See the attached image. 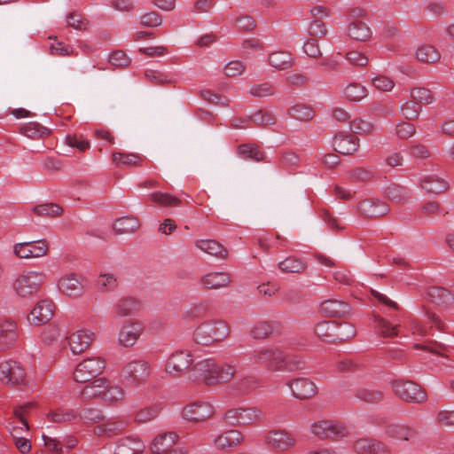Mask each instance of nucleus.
I'll list each match as a JSON object with an SVG mask.
<instances>
[{
  "label": "nucleus",
  "mask_w": 454,
  "mask_h": 454,
  "mask_svg": "<svg viewBox=\"0 0 454 454\" xmlns=\"http://www.w3.org/2000/svg\"><path fill=\"white\" fill-rule=\"evenodd\" d=\"M250 364L273 372H295L304 368L305 362L298 356L287 355L277 347H260L249 353Z\"/></svg>",
  "instance_id": "nucleus-1"
},
{
  "label": "nucleus",
  "mask_w": 454,
  "mask_h": 454,
  "mask_svg": "<svg viewBox=\"0 0 454 454\" xmlns=\"http://www.w3.org/2000/svg\"><path fill=\"white\" fill-rule=\"evenodd\" d=\"M192 370L206 385L214 386L231 380L237 372L236 365L229 363H217L213 358L197 362Z\"/></svg>",
  "instance_id": "nucleus-2"
},
{
  "label": "nucleus",
  "mask_w": 454,
  "mask_h": 454,
  "mask_svg": "<svg viewBox=\"0 0 454 454\" xmlns=\"http://www.w3.org/2000/svg\"><path fill=\"white\" fill-rule=\"evenodd\" d=\"M43 271L24 270L20 272L12 284V290L16 297L29 300L37 295L46 281Z\"/></svg>",
  "instance_id": "nucleus-3"
},
{
  "label": "nucleus",
  "mask_w": 454,
  "mask_h": 454,
  "mask_svg": "<svg viewBox=\"0 0 454 454\" xmlns=\"http://www.w3.org/2000/svg\"><path fill=\"white\" fill-rule=\"evenodd\" d=\"M228 324L220 319L207 320L200 324L193 332V340L201 345H210L223 340L228 337Z\"/></svg>",
  "instance_id": "nucleus-4"
},
{
  "label": "nucleus",
  "mask_w": 454,
  "mask_h": 454,
  "mask_svg": "<svg viewBox=\"0 0 454 454\" xmlns=\"http://www.w3.org/2000/svg\"><path fill=\"white\" fill-rule=\"evenodd\" d=\"M152 373L150 364L143 359H134L125 363L120 371L121 382L131 387L145 385Z\"/></svg>",
  "instance_id": "nucleus-5"
},
{
  "label": "nucleus",
  "mask_w": 454,
  "mask_h": 454,
  "mask_svg": "<svg viewBox=\"0 0 454 454\" xmlns=\"http://www.w3.org/2000/svg\"><path fill=\"white\" fill-rule=\"evenodd\" d=\"M262 411L253 406L231 407L223 415V422L230 427H245L260 422Z\"/></svg>",
  "instance_id": "nucleus-6"
},
{
  "label": "nucleus",
  "mask_w": 454,
  "mask_h": 454,
  "mask_svg": "<svg viewBox=\"0 0 454 454\" xmlns=\"http://www.w3.org/2000/svg\"><path fill=\"white\" fill-rule=\"evenodd\" d=\"M391 387L395 395L405 402L422 403L427 401L426 391L411 380H395L391 382Z\"/></svg>",
  "instance_id": "nucleus-7"
},
{
  "label": "nucleus",
  "mask_w": 454,
  "mask_h": 454,
  "mask_svg": "<svg viewBox=\"0 0 454 454\" xmlns=\"http://www.w3.org/2000/svg\"><path fill=\"white\" fill-rule=\"evenodd\" d=\"M106 367L102 357L91 356L80 362L73 373L74 380L79 383H87L99 376Z\"/></svg>",
  "instance_id": "nucleus-8"
},
{
  "label": "nucleus",
  "mask_w": 454,
  "mask_h": 454,
  "mask_svg": "<svg viewBox=\"0 0 454 454\" xmlns=\"http://www.w3.org/2000/svg\"><path fill=\"white\" fill-rule=\"evenodd\" d=\"M25 367L18 361L8 359L0 363V381L6 386L19 387L26 382Z\"/></svg>",
  "instance_id": "nucleus-9"
},
{
  "label": "nucleus",
  "mask_w": 454,
  "mask_h": 454,
  "mask_svg": "<svg viewBox=\"0 0 454 454\" xmlns=\"http://www.w3.org/2000/svg\"><path fill=\"white\" fill-rule=\"evenodd\" d=\"M311 434L321 440H338L347 435V429L334 420H318L310 427Z\"/></svg>",
  "instance_id": "nucleus-10"
},
{
  "label": "nucleus",
  "mask_w": 454,
  "mask_h": 454,
  "mask_svg": "<svg viewBox=\"0 0 454 454\" xmlns=\"http://www.w3.org/2000/svg\"><path fill=\"white\" fill-rule=\"evenodd\" d=\"M264 443L274 452H285L295 445V438L286 430H271L265 434Z\"/></svg>",
  "instance_id": "nucleus-11"
},
{
  "label": "nucleus",
  "mask_w": 454,
  "mask_h": 454,
  "mask_svg": "<svg viewBox=\"0 0 454 454\" xmlns=\"http://www.w3.org/2000/svg\"><path fill=\"white\" fill-rule=\"evenodd\" d=\"M55 304L50 299H43L37 301L27 316V321L31 325L39 326L49 322L54 316Z\"/></svg>",
  "instance_id": "nucleus-12"
},
{
  "label": "nucleus",
  "mask_w": 454,
  "mask_h": 454,
  "mask_svg": "<svg viewBox=\"0 0 454 454\" xmlns=\"http://www.w3.org/2000/svg\"><path fill=\"white\" fill-rule=\"evenodd\" d=\"M193 363V356L188 350H176L168 358L165 371L168 374L178 376L190 368Z\"/></svg>",
  "instance_id": "nucleus-13"
},
{
  "label": "nucleus",
  "mask_w": 454,
  "mask_h": 454,
  "mask_svg": "<svg viewBox=\"0 0 454 454\" xmlns=\"http://www.w3.org/2000/svg\"><path fill=\"white\" fill-rule=\"evenodd\" d=\"M215 408L207 402H194L187 404L182 411V416L189 421H203L215 413Z\"/></svg>",
  "instance_id": "nucleus-14"
},
{
  "label": "nucleus",
  "mask_w": 454,
  "mask_h": 454,
  "mask_svg": "<svg viewBox=\"0 0 454 454\" xmlns=\"http://www.w3.org/2000/svg\"><path fill=\"white\" fill-rule=\"evenodd\" d=\"M19 340L18 324L11 318L0 321V351H6L16 345Z\"/></svg>",
  "instance_id": "nucleus-15"
},
{
  "label": "nucleus",
  "mask_w": 454,
  "mask_h": 454,
  "mask_svg": "<svg viewBox=\"0 0 454 454\" xmlns=\"http://www.w3.org/2000/svg\"><path fill=\"white\" fill-rule=\"evenodd\" d=\"M425 296L430 303L444 309L454 306V294L445 287L428 286L425 291Z\"/></svg>",
  "instance_id": "nucleus-16"
},
{
  "label": "nucleus",
  "mask_w": 454,
  "mask_h": 454,
  "mask_svg": "<svg viewBox=\"0 0 454 454\" xmlns=\"http://www.w3.org/2000/svg\"><path fill=\"white\" fill-rule=\"evenodd\" d=\"M144 332V325L139 321H125L119 334V343L126 348L133 347Z\"/></svg>",
  "instance_id": "nucleus-17"
},
{
  "label": "nucleus",
  "mask_w": 454,
  "mask_h": 454,
  "mask_svg": "<svg viewBox=\"0 0 454 454\" xmlns=\"http://www.w3.org/2000/svg\"><path fill=\"white\" fill-rule=\"evenodd\" d=\"M129 425L130 420L129 418L123 416L116 417L96 426L93 431L96 435L111 437L122 433Z\"/></svg>",
  "instance_id": "nucleus-18"
},
{
  "label": "nucleus",
  "mask_w": 454,
  "mask_h": 454,
  "mask_svg": "<svg viewBox=\"0 0 454 454\" xmlns=\"http://www.w3.org/2000/svg\"><path fill=\"white\" fill-rule=\"evenodd\" d=\"M286 385L291 389L293 395L298 399H309L317 392L316 384L307 378H298L288 381Z\"/></svg>",
  "instance_id": "nucleus-19"
},
{
  "label": "nucleus",
  "mask_w": 454,
  "mask_h": 454,
  "mask_svg": "<svg viewBox=\"0 0 454 454\" xmlns=\"http://www.w3.org/2000/svg\"><path fill=\"white\" fill-rule=\"evenodd\" d=\"M95 333L88 329H81L68 337V345L73 354L77 355L85 351L93 341Z\"/></svg>",
  "instance_id": "nucleus-20"
},
{
  "label": "nucleus",
  "mask_w": 454,
  "mask_h": 454,
  "mask_svg": "<svg viewBox=\"0 0 454 454\" xmlns=\"http://www.w3.org/2000/svg\"><path fill=\"white\" fill-rule=\"evenodd\" d=\"M59 290L69 297H78L83 292L82 278L81 276L70 273L59 280Z\"/></svg>",
  "instance_id": "nucleus-21"
},
{
  "label": "nucleus",
  "mask_w": 454,
  "mask_h": 454,
  "mask_svg": "<svg viewBox=\"0 0 454 454\" xmlns=\"http://www.w3.org/2000/svg\"><path fill=\"white\" fill-rule=\"evenodd\" d=\"M353 448L357 454H391L385 443L374 439H358L354 442Z\"/></svg>",
  "instance_id": "nucleus-22"
},
{
  "label": "nucleus",
  "mask_w": 454,
  "mask_h": 454,
  "mask_svg": "<svg viewBox=\"0 0 454 454\" xmlns=\"http://www.w3.org/2000/svg\"><path fill=\"white\" fill-rule=\"evenodd\" d=\"M333 145L336 152L349 155L357 151L359 139L355 135L338 133L333 137Z\"/></svg>",
  "instance_id": "nucleus-23"
},
{
  "label": "nucleus",
  "mask_w": 454,
  "mask_h": 454,
  "mask_svg": "<svg viewBox=\"0 0 454 454\" xmlns=\"http://www.w3.org/2000/svg\"><path fill=\"white\" fill-rule=\"evenodd\" d=\"M145 448L138 436H126L118 440L114 454H142Z\"/></svg>",
  "instance_id": "nucleus-24"
},
{
  "label": "nucleus",
  "mask_w": 454,
  "mask_h": 454,
  "mask_svg": "<svg viewBox=\"0 0 454 454\" xmlns=\"http://www.w3.org/2000/svg\"><path fill=\"white\" fill-rule=\"evenodd\" d=\"M358 208L362 215L372 218L383 216L389 211V207L385 202L373 199L361 201Z\"/></svg>",
  "instance_id": "nucleus-25"
},
{
  "label": "nucleus",
  "mask_w": 454,
  "mask_h": 454,
  "mask_svg": "<svg viewBox=\"0 0 454 454\" xmlns=\"http://www.w3.org/2000/svg\"><path fill=\"white\" fill-rule=\"evenodd\" d=\"M243 440L240 431L231 429L218 434L213 439V444L218 450H228L238 446Z\"/></svg>",
  "instance_id": "nucleus-26"
},
{
  "label": "nucleus",
  "mask_w": 454,
  "mask_h": 454,
  "mask_svg": "<svg viewBox=\"0 0 454 454\" xmlns=\"http://www.w3.org/2000/svg\"><path fill=\"white\" fill-rule=\"evenodd\" d=\"M320 310L325 317H347L350 314V306L338 300H327L321 303Z\"/></svg>",
  "instance_id": "nucleus-27"
},
{
  "label": "nucleus",
  "mask_w": 454,
  "mask_h": 454,
  "mask_svg": "<svg viewBox=\"0 0 454 454\" xmlns=\"http://www.w3.org/2000/svg\"><path fill=\"white\" fill-rule=\"evenodd\" d=\"M385 434L398 441H411L417 437L418 431L415 427L407 425L391 424L385 427Z\"/></svg>",
  "instance_id": "nucleus-28"
},
{
  "label": "nucleus",
  "mask_w": 454,
  "mask_h": 454,
  "mask_svg": "<svg viewBox=\"0 0 454 454\" xmlns=\"http://www.w3.org/2000/svg\"><path fill=\"white\" fill-rule=\"evenodd\" d=\"M231 281V274L224 271L209 272L204 275L201 278V283L207 289L228 287Z\"/></svg>",
  "instance_id": "nucleus-29"
},
{
  "label": "nucleus",
  "mask_w": 454,
  "mask_h": 454,
  "mask_svg": "<svg viewBox=\"0 0 454 454\" xmlns=\"http://www.w3.org/2000/svg\"><path fill=\"white\" fill-rule=\"evenodd\" d=\"M419 184L427 192L434 194H441L449 189V183L434 174L422 176Z\"/></svg>",
  "instance_id": "nucleus-30"
},
{
  "label": "nucleus",
  "mask_w": 454,
  "mask_h": 454,
  "mask_svg": "<svg viewBox=\"0 0 454 454\" xmlns=\"http://www.w3.org/2000/svg\"><path fill=\"white\" fill-rule=\"evenodd\" d=\"M178 435L176 432H166L158 434L153 441L151 450L155 454H163L173 448L177 441Z\"/></svg>",
  "instance_id": "nucleus-31"
},
{
  "label": "nucleus",
  "mask_w": 454,
  "mask_h": 454,
  "mask_svg": "<svg viewBox=\"0 0 454 454\" xmlns=\"http://www.w3.org/2000/svg\"><path fill=\"white\" fill-rule=\"evenodd\" d=\"M108 387V380L101 377L93 380L90 383L87 384L81 391L82 399H94L101 397Z\"/></svg>",
  "instance_id": "nucleus-32"
},
{
  "label": "nucleus",
  "mask_w": 454,
  "mask_h": 454,
  "mask_svg": "<svg viewBox=\"0 0 454 454\" xmlns=\"http://www.w3.org/2000/svg\"><path fill=\"white\" fill-rule=\"evenodd\" d=\"M195 247L202 252L220 259L228 257L227 249L215 239H198Z\"/></svg>",
  "instance_id": "nucleus-33"
},
{
  "label": "nucleus",
  "mask_w": 454,
  "mask_h": 454,
  "mask_svg": "<svg viewBox=\"0 0 454 454\" xmlns=\"http://www.w3.org/2000/svg\"><path fill=\"white\" fill-rule=\"evenodd\" d=\"M145 157L137 153L114 152L112 153V161L117 167L132 168L142 165Z\"/></svg>",
  "instance_id": "nucleus-34"
},
{
  "label": "nucleus",
  "mask_w": 454,
  "mask_h": 454,
  "mask_svg": "<svg viewBox=\"0 0 454 454\" xmlns=\"http://www.w3.org/2000/svg\"><path fill=\"white\" fill-rule=\"evenodd\" d=\"M416 59L423 64H434L441 59L439 50L432 44L419 45L414 52Z\"/></svg>",
  "instance_id": "nucleus-35"
},
{
  "label": "nucleus",
  "mask_w": 454,
  "mask_h": 454,
  "mask_svg": "<svg viewBox=\"0 0 454 454\" xmlns=\"http://www.w3.org/2000/svg\"><path fill=\"white\" fill-rule=\"evenodd\" d=\"M139 301L132 297L121 298L113 308L114 314L125 317L136 314L139 310Z\"/></svg>",
  "instance_id": "nucleus-36"
},
{
  "label": "nucleus",
  "mask_w": 454,
  "mask_h": 454,
  "mask_svg": "<svg viewBox=\"0 0 454 454\" xmlns=\"http://www.w3.org/2000/svg\"><path fill=\"white\" fill-rule=\"evenodd\" d=\"M269 64L277 69L286 70L291 68L294 65V59L291 53L287 51H274L268 57Z\"/></svg>",
  "instance_id": "nucleus-37"
},
{
  "label": "nucleus",
  "mask_w": 454,
  "mask_h": 454,
  "mask_svg": "<svg viewBox=\"0 0 454 454\" xmlns=\"http://www.w3.org/2000/svg\"><path fill=\"white\" fill-rule=\"evenodd\" d=\"M348 35L354 40L365 42L371 38L372 31L364 22L355 20L348 25Z\"/></svg>",
  "instance_id": "nucleus-38"
},
{
  "label": "nucleus",
  "mask_w": 454,
  "mask_h": 454,
  "mask_svg": "<svg viewBox=\"0 0 454 454\" xmlns=\"http://www.w3.org/2000/svg\"><path fill=\"white\" fill-rule=\"evenodd\" d=\"M140 226L138 219L133 216H124L118 218L114 223L115 234L132 233L138 230Z\"/></svg>",
  "instance_id": "nucleus-39"
},
{
  "label": "nucleus",
  "mask_w": 454,
  "mask_h": 454,
  "mask_svg": "<svg viewBox=\"0 0 454 454\" xmlns=\"http://www.w3.org/2000/svg\"><path fill=\"white\" fill-rule=\"evenodd\" d=\"M239 156L246 160H251L254 161H264L265 153L261 147L255 144H243L238 148Z\"/></svg>",
  "instance_id": "nucleus-40"
},
{
  "label": "nucleus",
  "mask_w": 454,
  "mask_h": 454,
  "mask_svg": "<svg viewBox=\"0 0 454 454\" xmlns=\"http://www.w3.org/2000/svg\"><path fill=\"white\" fill-rule=\"evenodd\" d=\"M47 418L53 423L71 422L78 419L79 412L74 409L58 408L50 411Z\"/></svg>",
  "instance_id": "nucleus-41"
},
{
  "label": "nucleus",
  "mask_w": 454,
  "mask_h": 454,
  "mask_svg": "<svg viewBox=\"0 0 454 454\" xmlns=\"http://www.w3.org/2000/svg\"><path fill=\"white\" fill-rule=\"evenodd\" d=\"M278 269L284 273H301L306 268V262L298 257L288 256L278 264Z\"/></svg>",
  "instance_id": "nucleus-42"
},
{
  "label": "nucleus",
  "mask_w": 454,
  "mask_h": 454,
  "mask_svg": "<svg viewBox=\"0 0 454 454\" xmlns=\"http://www.w3.org/2000/svg\"><path fill=\"white\" fill-rule=\"evenodd\" d=\"M336 328L337 321H324L316 325L315 333L324 341L335 342Z\"/></svg>",
  "instance_id": "nucleus-43"
},
{
  "label": "nucleus",
  "mask_w": 454,
  "mask_h": 454,
  "mask_svg": "<svg viewBox=\"0 0 454 454\" xmlns=\"http://www.w3.org/2000/svg\"><path fill=\"white\" fill-rule=\"evenodd\" d=\"M385 193L391 201L398 204L406 202L410 197L409 190L396 184H389Z\"/></svg>",
  "instance_id": "nucleus-44"
},
{
  "label": "nucleus",
  "mask_w": 454,
  "mask_h": 454,
  "mask_svg": "<svg viewBox=\"0 0 454 454\" xmlns=\"http://www.w3.org/2000/svg\"><path fill=\"white\" fill-rule=\"evenodd\" d=\"M20 133L29 138L39 139L45 136H48L49 130L43 125L35 121H31L23 125L20 128Z\"/></svg>",
  "instance_id": "nucleus-45"
},
{
  "label": "nucleus",
  "mask_w": 454,
  "mask_h": 454,
  "mask_svg": "<svg viewBox=\"0 0 454 454\" xmlns=\"http://www.w3.org/2000/svg\"><path fill=\"white\" fill-rule=\"evenodd\" d=\"M32 212L40 217H57L59 216L63 209L60 206L54 203H44L32 207Z\"/></svg>",
  "instance_id": "nucleus-46"
},
{
  "label": "nucleus",
  "mask_w": 454,
  "mask_h": 454,
  "mask_svg": "<svg viewBox=\"0 0 454 454\" xmlns=\"http://www.w3.org/2000/svg\"><path fill=\"white\" fill-rule=\"evenodd\" d=\"M161 411L159 404H153L139 410L134 415V421L137 424H144L157 418Z\"/></svg>",
  "instance_id": "nucleus-47"
},
{
  "label": "nucleus",
  "mask_w": 454,
  "mask_h": 454,
  "mask_svg": "<svg viewBox=\"0 0 454 454\" xmlns=\"http://www.w3.org/2000/svg\"><path fill=\"white\" fill-rule=\"evenodd\" d=\"M125 398V390L120 386H109L103 395V401L108 405H114Z\"/></svg>",
  "instance_id": "nucleus-48"
},
{
  "label": "nucleus",
  "mask_w": 454,
  "mask_h": 454,
  "mask_svg": "<svg viewBox=\"0 0 454 454\" xmlns=\"http://www.w3.org/2000/svg\"><path fill=\"white\" fill-rule=\"evenodd\" d=\"M356 334L355 326L347 321L337 322V328L335 331V342L336 341H346Z\"/></svg>",
  "instance_id": "nucleus-49"
},
{
  "label": "nucleus",
  "mask_w": 454,
  "mask_h": 454,
  "mask_svg": "<svg viewBox=\"0 0 454 454\" xmlns=\"http://www.w3.org/2000/svg\"><path fill=\"white\" fill-rule=\"evenodd\" d=\"M412 347L414 349L423 350L439 356H443V353L447 351V347L444 344L432 340H425L421 342L414 343Z\"/></svg>",
  "instance_id": "nucleus-50"
},
{
  "label": "nucleus",
  "mask_w": 454,
  "mask_h": 454,
  "mask_svg": "<svg viewBox=\"0 0 454 454\" xmlns=\"http://www.w3.org/2000/svg\"><path fill=\"white\" fill-rule=\"evenodd\" d=\"M151 200L162 207H177L181 200L166 192H155L149 195Z\"/></svg>",
  "instance_id": "nucleus-51"
},
{
  "label": "nucleus",
  "mask_w": 454,
  "mask_h": 454,
  "mask_svg": "<svg viewBox=\"0 0 454 454\" xmlns=\"http://www.w3.org/2000/svg\"><path fill=\"white\" fill-rule=\"evenodd\" d=\"M96 286L101 292H112L118 286V280L113 273H101L96 279Z\"/></svg>",
  "instance_id": "nucleus-52"
},
{
  "label": "nucleus",
  "mask_w": 454,
  "mask_h": 454,
  "mask_svg": "<svg viewBox=\"0 0 454 454\" xmlns=\"http://www.w3.org/2000/svg\"><path fill=\"white\" fill-rule=\"evenodd\" d=\"M289 115L299 121H309L314 116V111L310 106L302 104H297L288 109Z\"/></svg>",
  "instance_id": "nucleus-53"
},
{
  "label": "nucleus",
  "mask_w": 454,
  "mask_h": 454,
  "mask_svg": "<svg viewBox=\"0 0 454 454\" xmlns=\"http://www.w3.org/2000/svg\"><path fill=\"white\" fill-rule=\"evenodd\" d=\"M258 245L263 250H269L272 247H286L287 240L278 234H267L258 239Z\"/></svg>",
  "instance_id": "nucleus-54"
},
{
  "label": "nucleus",
  "mask_w": 454,
  "mask_h": 454,
  "mask_svg": "<svg viewBox=\"0 0 454 454\" xmlns=\"http://www.w3.org/2000/svg\"><path fill=\"white\" fill-rule=\"evenodd\" d=\"M375 323L376 328L382 337H394L399 333L400 325H392L383 317L376 318Z\"/></svg>",
  "instance_id": "nucleus-55"
},
{
  "label": "nucleus",
  "mask_w": 454,
  "mask_h": 454,
  "mask_svg": "<svg viewBox=\"0 0 454 454\" xmlns=\"http://www.w3.org/2000/svg\"><path fill=\"white\" fill-rule=\"evenodd\" d=\"M410 98L419 103V105H429L434 101L432 91L427 88L416 87L411 90Z\"/></svg>",
  "instance_id": "nucleus-56"
},
{
  "label": "nucleus",
  "mask_w": 454,
  "mask_h": 454,
  "mask_svg": "<svg viewBox=\"0 0 454 454\" xmlns=\"http://www.w3.org/2000/svg\"><path fill=\"white\" fill-rule=\"evenodd\" d=\"M422 107L419 102L411 98L406 101L401 106V112L403 116L409 121H413L419 118L421 113Z\"/></svg>",
  "instance_id": "nucleus-57"
},
{
  "label": "nucleus",
  "mask_w": 454,
  "mask_h": 454,
  "mask_svg": "<svg viewBox=\"0 0 454 454\" xmlns=\"http://www.w3.org/2000/svg\"><path fill=\"white\" fill-rule=\"evenodd\" d=\"M356 396L368 403H378L384 399V393L375 389L361 388L356 391Z\"/></svg>",
  "instance_id": "nucleus-58"
},
{
  "label": "nucleus",
  "mask_w": 454,
  "mask_h": 454,
  "mask_svg": "<svg viewBox=\"0 0 454 454\" xmlns=\"http://www.w3.org/2000/svg\"><path fill=\"white\" fill-rule=\"evenodd\" d=\"M344 95L350 101H360L367 96V90L359 83H350L345 88Z\"/></svg>",
  "instance_id": "nucleus-59"
},
{
  "label": "nucleus",
  "mask_w": 454,
  "mask_h": 454,
  "mask_svg": "<svg viewBox=\"0 0 454 454\" xmlns=\"http://www.w3.org/2000/svg\"><path fill=\"white\" fill-rule=\"evenodd\" d=\"M276 87L273 83L266 82L254 84L250 87L248 93L256 98H264L275 94Z\"/></svg>",
  "instance_id": "nucleus-60"
},
{
  "label": "nucleus",
  "mask_w": 454,
  "mask_h": 454,
  "mask_svg": "<svg viewBox=\"0 0 454 454\" xmlns=\"http://www.w3.org/2000/svg\"><path fill=\"white\" fill-rule=\"evenodd\" d=\"M273 332L272 325L266 321L257 322L251 330V336L254 339H265L271 335Z\"/></svg>",
  "instance_id": "nucleus-61"
},
{
  "label": "nucleus",
  "mask_w": 454,
  "mask_h": 454,
  "mask_svg": "<svg viewBox=\"0 0 454 454\" xmlns=\"http://www.w3.org/2000/svg\"><path fill=\"white\" fill-rule=\"evenodd\" d=\"M60 337V329L58 325L51 324L47 325L41 333V340L46 344L51 345Z\"/></svg>",
  "instance_id": "nucleus-62"
},
{
  "label": "nucleus",
  "mask_w": 454,
  "mask_h": 454,
  "mask_svg": "<svg viewBox=\"0 0 454 454\" xmlns=\"http://www.w3.org/2000/svg\"><path fill=\"white\" fill-rule=\"evenodd\" d=\"M251 121L259 126L269 127L276 123V117L271 113L260 110L251 116Z\"/></svg>",
  "instance_id": "nucleus-63"
},
{
  "label": "nucleus",
  "mask_w": 454,
  "mask_h": 454,
  "mask_svg": "<svg viewBox=\"0 0 454 454\" xmlns=\"http://www.w3.org/2000/svg\"><path fill=\"white\" fill-rule=\"evenodd\" d=\"M256 379L254 377L249 376L235 382L233 387L237 389L239 395H247L252 391L256 387Z\"/></svg>",
  "instance_id": "nucleus-64"
}]
</instances>
